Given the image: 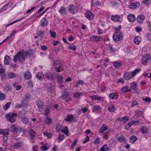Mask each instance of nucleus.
I'll use <instances>...</instances> for the list:
<instances>
[{
    "mask_svg": "<svg viewBox=\"0 0 151 151\" xmlns=\"http://www.w3.org/2000/svg\"><path fill=\"white\" fill-rule=\"evenodd\" d=\"M27 56L25 55V53L23 51L18 52L16 55L14 56L13 60L14 63L17 62V60L19 62V63H23Z\"/></svg>",
    "mask_w": 151,
    "mask_h": 151,
    "instance_id": "f257e3e1",
    "label": "nucleus"
},
{
    "mask_svg": "<svg viewBox=\"0 0 151 151\" xmlns=\"http://www.w3.org/2000/svg\"><path fill=\"white\" fill-rule=\"evenodd\" d=\"M31 97V95L29 93H26L25 95V96L22 101V102L21 105L17 107L21 108L22 106L24 107H26L28 105L27 102L29 100Z\"/></svg>",
    "mask_w": 151,
    "mask_h": 151,
    "instance_id": "f03ea898",
    "label": "nucleus"
},
{
    "mask_svg": "<svg viewBox=\"0 0 151 151\" xmlns=\"http://www.w3.org/2000/svg\"><path fill=\"white\" fill-rule=\"evenodd\" d=\"M17 114L16 113H9L5 115V117L7 121L11 123H13L16 121V118H14L13 116H16Z\"/></svg>",
    "mask_w": 151,
    "mask_h": 151,
    "instance_id": "7ed1b4c3",
    "label": "nucleus"
},
{
    "mask_svg": "<svg viewBox=\"0 0 151 151\" xmlns=\"http://www.w3.org/2000/svg\"><path fill=\"white\" fill-rule=\"evenodd\" d=\"M63 94L62 96L60 97V98H61L63 99H65V101L67 102L68 101H70L71 100V98L69 94V93L67 91V89H65L63 91Z\"/></svg>",
    "mask_w": 151,
    "mask_h": 151,
    "instance_id": "20e7f679",
    "label": "nucleus"
},
{
    "mask_svg": "<svg viewBox=\"0 0 151 151\" xmlns=\"http://www.w3.org/2000/svg\"><path fill=\"white\" fill-rule=\"evenodd\" d=\"M151 56L150 55L146 54L143 55L141 58L142 63L143 65H146L150 62Z\"/></svg>",
    "mask_w": 151,
    "mask_h": 151,
    "instance_id": "39448f33",
    "label": "nucleus"
},
{
    "mask_svg": "<svg viewBox=\"0 0 151 151\" xmlns=\"http://www.w3.org/2000/svg\"><path fill=\"white\" fill-rule=\"evenodd\" d=\"M123 35L119 32H116L113 36L114 40L116 42L122 40L123 38Z\"/></svg>",
    "mask_w": 151,
    "mask_h": 151,
    "instance_id": "423d86ee",
    "label": "nucleus"
},
{
    "mask_svg": "<svg viewBox=\"0 0 151 151\" xmlns=\"http://www.w3.org/2000/svg\"><path fill=\"white\" fill-rule=\"evenodd\" d=\"M68 11L72 14H75L77 11V8L73 4H71L68 6Z\"/></svg>",
    "mask_w": 151,
    "mask_h": 151,
    "instance_id": "0eeeda50",
    "label": "nucleus"
},
{
    "mask_svg": "<svg viewBox=\"0 0 151 151\" xmlns=\"http://www.w3.org/2000/svg\"><path fill=\"white\" fill-rule=\"evenodd\" d=\"M29 135L31 139H33L36 136V133L33 129H30L29 131Z\"/></svg>",
    "mask_w": 151,
    "mask_h": 151,
    "instance_id": "6e6552de",
    "label": "nucleus"
},
{
    "mask_svg": "<svg viewBox=\"0 0 151 151\" xmlns=\"http://www.w3.org/2000/svg\"><path fill=\"white\" fill-rule=\"evenodd\" d=\"M58 12L62 16H64L67 14L66 9L63 6H61L60 7Z\"/></svg>",
    "mask_w": 151,
    "mask_h": 151,
    "instance_id": "1a4fd4ad",
    "label": "nucleus"
},
{
    "mask_svg": "<svg viewBox=\"0 0 151 151\" xmlns=\"http://www.w3.org/2000/svg\"><path fill=\"white\" fill-rule=\"evenodd\" d=\"M132 74V72H126L124 74V78L127 80L129 79L134 76Z\"/></svg>",
    "mask_w": 151,
    "mask_h": 151,
    "instance_id": "9d476101",
    "label": "nucleus"
},
{
    "mask_svg": "<svg viewBox=\"0 0 151 151\" xmlns=\"http://www.w3.org/2000/svg\"><path fill=\"white\" fill-rule=\"evenodd\" d=\"M91 39L94 41L98 42L101 41L102 38L100 36L93 35L91 37Z\"/></svg>",
    "mask_w": 151,
    "mask_h": 151,
    "instance_id": "9b49d317",
    "label": "nucleus"
},
{
    "mask_svg": "<svg viewBox=\"0 0 151 151\" xmlns=\"http://www.w3.org/2000/svg\"><path fill=\"white\" fill-rule=\"evenodd\" d=\"M145 19V16L142 14H141L137 17V20L138 23H141L143 22Z\"/></svg>",
    "mask_w": 151,
    "mask_h": 151,
    "instance_id": "f8f14e48",
    "label": "nucleus"
},
{
    "mask_svg": "<svg viewBox=\"0 0 151 151\" xmlns=\"http://www.w3.org/2000/svg\"><path fill=\"white\" fill-rule=\"evenodd\" d=\"M85 15L87 17L89 20H92L93 17V16L92 13L90 11H88L85 13Z\"/></svg>",
    "mask_w": 151,
    "mask_h": 151,
    "instance_id": "ddd939ff",
    "label": "nucleus"
},
{
    "mask_svg": "<svg viewBox=\"0 0 151 151\" xmlns=\"http://www.w3.org/2000/svg\"><path fill=\"white\" fill-rule=\"evenodd\" d=\"M0 134L4 136H6L9 134V130L8 129H0Z\"/></svg>",
    "mask_w": 151,
    "mask_h": 151,
    "instance_id": "4468645a",
    "label": "nucleus"
},
{
    "mask_svg": "<svg viewBox=\"0 0 151 151\" xmlns=\"http://www.w3.org/2000/svg\"><path fill=\"white\" fill-rule=\"evenodd\" d=\"M37 106L39 108V111H41L43 110V102L40 101H37Z\"/></svg>",
    "mask_w": 151,
    "mask_h": 151,
    "instance_id": "2eb2a0df",
    "label": "nucleus"
},
{
    "mask_svg": "<svg viewBox=\"0 0 151 151\" xmlns=\"http://www.w3.org/2000/svg\"><path fill=\"white\" fill-rule=\"evenodd\" d=\"M109 97L112 100L116 99L118 97V95L116 93H111L109 94Z\"/></svg>",
    "mask_w": 151,
    "mask_h": 151,
    "instance_id": "dca6fc26",
    "label": "nucleus"
},
{
    "mask_svg": "<svg viewBox=\"0 0 151 151\" xmlns=\"http://www.w3.org/2000/svg\"><path fill=\"white\" fill-rule=\"evenodd\" d=\"M4 64L5 65L9 64L10 62L11 61V59L8 55H6L4 58Z\"/></svg>",
    "mask_w": 151,
    "mask_h": 151,
    "instance_id": "f3484780",
    "label": "nucleus"
},
{
    "mask_svg": "<svg viewBox=\"0 0 151 151\" xmlns=\"http://www.w3.org/2000/svg\"><path fill=\"white\" fill-rule=\"evenodd\" d=\"M127 19L129 21L131 22H132L135 20V17L133 14H131L128 15Z\"/></svg>",
    "mask_w": 151,
    "mask_h": 151,
    "instance_id": "a211bd4d",
    "label": "nucleus"
},
{
    "mask_svg": "<svg viewBox=\"0 0 151 151\" xmlns=\"http://www.w3.org/2000/svg\"><path fill=\"white\" fill-rule=\"evenodd\" d=\"M32 75L29 71H27L25 72L24 74V76L26 79H30L32 78Z\"/></svg>",
    "mask_w": 151,
    "mask_h": 151,
    "instance_id": "6ab92c4d",
    "label": "nucleus"
},
{
    "mask_svg": "<svg viewBox=\"0 0 151 151\" xmlns=\"http://www.w3.org/2000/svg\"><path fill=\"white\" fill-rule=\"evenodd\" d=\"M140 5L139 2L132 3L131 4L129 5V7L131 9H135L138 7Z\"/></svg>",
    "mask_w": 151,
    "mask_h": 151,
    "instance_id": "aec40b11",
    "label": "nucleus"
},
{
    "mask_svg": "<svg viewBox=\"0 0 151 151\" xmlns=\"http://www.w3.org/2000/svg\"><path fill=\"white\" fill-rule=\"evenodd\" d=\"M108 129V127L106 124H103L102 126L99 129V132L101 133H102Z\"/></svg>",
    "mask_w": 151,
    "mask_h": 151,
    "instance_id": "412c9836",
    "label": "nucleus"
},
{
    "mask_svg": "<svg viewBox=\"0 0 151 151\" xmlns=\"http://www.w3.org/2000/svg\"><path fill=\"white\" fill-rule=\"evenodd\" d=\"M45 77L47 79L50 81L53 80L54 79L53 74L50 72H48L45 75Z\"/></svg>",
    "mask_w": 151,
    "mask_h": 151,
    "instance_id": "4be33fe9",
    "label": "nucleus"
},
{
    "mask_svg": "<svg viewBox=\"0 0 151 151\" xmlns=\"http://www.w3.org/2000/svg\"><path fill=\"white\" fill-rule=\"evenodd\" d=\"M90 97L93 100H97L98 101H102L103 99L100 96H91Z\"/></svg>",
    "mask_w": 151,
    "mask_h": 151,
    "instance_id": "5701e85b",
    "label": "nucleus"
},
{
    "mask_svg": "<svg viewBox=\"0 0 151 151\" xmlns=\"http://www.w3.org/2000/svg\"><path fill=\"white\" fill-rule=\"evenodd\" d=\"M40 23H41L40 24L41 26L42 27L47 25L48 22L46 20L45 18L43 17L41 19Z\"/></svg>",
    "mask_w": 151,
    "mask_h": 151,
    "instance_id": "b1692460",
    "label": "nucleus"
},
{
    "mask_svg": "<svg viewBox=\"0 0 151 151\" xmlns=\"http://www.w3.org/2000/svg\"><path fill=\"white\" fill-rule=\"evenodd\" d=\"M50 147V144L49 143H47L45 144V145L41 146L40 147V148L42 151H45L47 150Z\"/></svg>",
    "mask_w": 151,
    "mask_h": 151,
    "instance_id": "393cba45",
    "label": "nucleus"
},
{
    "mask_svg": "<svg viewBox=\"0 0 151 151\" xmlns=\"http://www.w3.org/2000/svg\"><path fill=\"white\" fill-rule=\"evenodd\" d=\"M45 33L44 32L42 31H39L37 32V35L38 38L40 40H42V36L44 35Z\"/></svg>",
    "mask_w": 151,
    "mask_h": 151,
    "instance_id": "a878e982",
    "label": "nucleus"
},
{
    "mask_svg": "<svg viewBox=\"0 0 151 151\" xmlns=\"http://www.w3.org/2000/svg\"><path fill=\"white\" fill-rule=\"evenodd\" d=\"M108 110L109 111L112 112H114L116 108L112 104H110L108 106Z\"/></svg>",
    "mask_w": 151,
    "mask_h": 151,
    "instance_id": "bb28decb",
    "label": "nucleus"
},
{
    "mask_svg": "<svg viewBox=\"0 0 151 151\" xmlns=\"http://www.w3.org/2000/svg\"><path fill=\"white\" fill-rule=\"evenodd\" d=\"M141 41V39L139 36H136L134 39V42L136 45H138Z\"/></svg>",
    "mask_w": 151,
    "mask_h": 151,
    "instance_id": "cd10ccee",
    "label": "nucleus"
},
{
    "mask_svg": "<svg viewBox=\"0 0 151 151\" xmlns=\"http://www.w3.org/2000/svg\"><path fill=\"white\" fill-rule=\"evenodd\" d=\"M73 116L72 114H68L67 117L65 119V120L67 122H70L73 119Z\"/></svg>",
    "mask_w": 151,
    "mask_h": 151,
    "instance_id": "c85d7f7f",
    "label": "nucleus"
},
{
    "mask_svg": "<svg viewBox=\"0 0 151 151\" xmlns=\"http://www.w3.org/2000/svg\"><path fill=\"white\" fill-rule=\"evenodd\" d=\"M120 18L119 16L116 15L115 16H112L111 17V19L114 22H116L117 21H120L119 18Z\"/></svg>",
    "mask_w": 151,
    "mask_h": 151,
    "instance_id": "c756f323",
    "label": "nucleus"
},
{
    "mask_svg": "<svg viewBox=\"0 0 151 151\" xmlns=\"http://www.w3.org/2000/svg\"><path fill=\"white\" fill-rule=\"evenodd\" d=\"M140 130L141 133L144 134L146 133L147 132V128L145 127L142 126L140 129Z\"/></svg>",
    "mask_w": 151,
    "mask_h": 151,
    "instance_id": "7c9ffc66",
    "label": "nucleus"
},
{
    "mask_svg": "<svg viewBox=\"0 0 151 151\" xmlns=\"http://www.w3.org/2000/svg\"><path fill=\"white\" fill-rule=\"evenodd\" d=\"M101 107L99 106L95 105L92 109V111L94 112L96 111H100L101 110Z\"/></svg>",
    "mask_w": 151,
    "mask_h": 151,
    "instance_id": "2f4dec72",
    "label": "nucleus"
},
{
    "mask_svg": "<svg viewBox=\"0 0 151 151\" xmlns=\"http://www.w3.org/2000/svg\"><path fill=\"white\" fill-rule=\"evenodd\" d=\"M24 52L25 53V55L27 56H28L30 57L33 55L32 52L31 50H29L27 51H25Z\"/></svg>",
    "mask_w": 151,
    "mask_h": 151,
    "instance_id": "473e14b6",
    "label": "nucleus"
},
{
    "mask_svg": "<svg viewBox=\"0 0 151 151\" xmlns=\"http://www.w3.org/2000/svg\"><path fill=\"white\" fill-rule=\"evenodd\" d=\"M6 96L0 91V101H2L6 99Z\"/></svg>",
    "mask_w": 151,
    "mask_h": 151,
    "instance_id": "72a5a7b5",
    "label": "nucleus"
},
{
    "mask_svg": "<svg viewBox=\"0 0 151 151\" xmlns=\"http://www.w3.org/2000/svg\"><path fill=\"white\" fill-rule=\"evenodd\" d=\"M45 122L47 124H51L52 123V120L50 117L47 116L46 118Z\"/></svg>",
    "mask_w": 151,
    "mask_h": 151,
    "instance_id": "f704fd0d",
    "label": "nucleus"
},
{
    "mask_svg": "<svg viewBox=\"0 0 151 151\" xmlns=\"http://www.w3.org/2000/svg\"><path fill=\"white\" fill-rule=\"evenodd\" d=\"M129 138L130 142L132 143L136 141L137 139V137L134 135L131 136Z\"/></svg>",
    "mask_w": 151,
    "mask_h": 151,
    "instance_id": "c9c22d12",
    "label": "nucleus"
},
{
    "mask_svg": "<svg viewBox=\"0 0 151 151\" xmlns=\"http://www.w3.org/2000/svg\"><path fill=\"white\" fill-rule=\"evenodd\" d=\"M108 147L106 144H105L101 147L98 151H106L108 149Z\"/></svg>",
    "mask_w": 151,
    "mask_h": 151,
    "instance_id": "e433bc0d",
    "label": "nucleus"
},
{
    "mask_svg": "<svg viewBox=\"0 0 151 151\" xmlns=\"http://www.w3.org/2000/svg\"><path fill=\"white\" fill-rule=\"evenodd\" d=\"M135 121L132 120L129 122L125 127L126 129H128L131 126L135 124Z\"/></svg>",
    "mask_w": 151,
    "mask_h": 151,
    "instance_id": "4c0bfd02",
    "label": "nucleus"
},
{
    "mask_svg": "<svg viewBox=\"0 0 151 151\" xmlns=\"http://www.w3.org/2000/svg\"><path fill=\"white\" fill-rule=\"evenodd\" d=\"M51 109V105L49 106H47V107L46 108L45 112V114L46 115H47L49 114V113L50 112V109Z\"/></svg>",
    "mask_w": 151,
    "mask_h": 151,
    "instance_id": "58836bf2",
    "label": "nucleus"
},
{
    "mask_svg": "<svg viewBox=\"0 0 151 151\" xmlns=\"http://www.w3.org/2000/svg\"><path fill=\"white\" fill-rule=\"evenodd\" d=\"M63 77L61 76H57V79L58 83L60 84H62L63 82Z\"/></svg>",
    "mask_w": 151,
    "mask_h": 151,
    "instance_id": "ea45409f",
    "label": "nucleus"
},
{
    "mask_svg": "<svg viewBox=\"0 0 151 151\" xmlns=\"http://www.w3.org/2000/svg\"><path fill=\"white\" fill-rule=\"evenodd\" d=\"M118 141L120 142H125V139L123 136H121L117 138Z\"/></svg>",
    "mask_w": 151,
    "mask_h": 151,
    "instance_id": "a19ab883",
    "label": "nucleus"
},
{
    "mask_svg": "<svg viewBox=\"0 0 151 151\" xmlns=\"http://www.w3.org/2000/svg\"><path fill=\"white\" fill-rule=\"evenodd\" d=\"M4 70L3 68H1L0 69V74L1 75L2 78H4L5 77V75L4 74Z\"/></svg>",
    "mask_w": 151,
    "mask_h": 151,
    "instance_id": "79ce46f5",
    "label": "nucleus"
},
{
    "mask_svg": "<svg viewBox=\"0 0 151 151\" xmlns=\"http://www.w3.org/2000/svg\"><path fill=\"white\" fill-rule=\"evenodd\" d=\"M16 75L13 72H11L9 73L8 77L9 78H13L16 76Z\"/></svg>",
    "mask_w": 151,
    "mask_h": 151,
    "instance_id": "37998d69",
    "label": "nucleus"
},
{
    "mask_svg": "<svg viewBox=\"0 0 151 151\" xmlns=\"http://www.w3.org/2000/svg\"><path fill=\"white\" fill-rule=\"evenodd\" d=\"M122 92L124 93L125 92H129L131 90L129 89L127 87V86H126L123 87L122 88Z\"/></svg>",
    "mask_w": 151,
    "mask_h": 151,
    "instance_id": "c03bdc74",
    "label": "nucleus"
},
{
    "mask_svg": "<svg viewBox=\"0 0 151 151\" xmlns=\"http://www.w3.org/2000/svg\"><path fill=\"white\" fill-rule=\"evenodd\" d=\"M37 77L40 80H41L43 78V75L40 73H38L37 74Z\"/></svg>",
    "mask_w": 151,
    "mask_h": 151,
    "instance_id": "a18cd8bd",
    "label": "nucleus"
},
{
    "mask_svg": "<svg viewBox=\"0 0 151 151\" xmlns=\"http://www.w3.org/2000/svg\"><path fill=\"white\" fill-rule=\"evenodd\" d=\"M151 3V0H143L142 3L143 4L148 5Z\"/></svg>",
    "mask_w": 151,
    "mask_h": 151,
    "instance_id": "49530a36",
    "label": "nucleus"
},
{
    "mask_svg": "<svg viewBox=\"0 0 151 151\" xmlns=\"http://www.w3.org/2000/svg\"><path fill=\"white\" fill-rule=\"evenodd\" d=\"M50 33L51 37L53 38H55L56 37V34L55 32L52 31H50Z\"/></svg>",
    "mask_w": 151,
    "mask_h": 151,
    "instance_id": "de8ad7c7",
    "label": "nucleus"
},
{
    "mask_svg": "<svg viewBox=\"0 0 151 151\" xmlns=\"http://www.w3.org/2000/svg\"><path fill=\"white\" fill-rule=\"evenodd\" d=\"M99 91L101 92H104L105 91L106 89V87L104 86H101L100 87H99Z\"/></svg>",
    "mask_w": 151,
    "mask_h": 151,
    "instance_id": "09e8293b",
    "label": "nucleus"
},
{
    "mask_svg": "<svg viewBox=\"0 0 151 151\" xmlns=\"http://www.w3.org/2000/svg\"><path fill=\"white\" fill-rule=\"evenodd\" d=\"M17 127L15 125H13L11 127V130L12 132H15L17 130Z\"/></svg>",
    "mask_w": 151,
    "mask_h": 151,
    "instance_id": "8fccbe9b",
    "label": "nucleus"
},
{
    "mask_svg": "<svg viewBox=\"0 0 151 151\" xmlns=\"http://www.w3.org/2000/svg\"><path fill=\"white\" fill-rule=\"evenodd\" d=\"M22 121L24 124H27L29 122L28 119L26 117L22 118Z\"/></svg>",
    "mask_w": 151,
    "mask_h": 151,
    "instance_id": "3c124183",
    "label": "nucleus"
},
{
    "mask_svg": "<svg viewBox=\"0 0 151 151\" xmlns=\"http://www.w3.org/2000/svg\"><path fill=\"white\" fill-rule=\"evenodd\" d=\"M11 104L10 102L6 103L5 105L4 106L3 108L5 110H6L9 107Z\"/></svg>",
    "mask_w": 151,
    "mask_h": 151,
    "instance_id": "603ef678",
    "label": "nucleus"
},
{
    "mask_svg": "<svg viewBox=\"0 0 151 151\" xmlns=\"http://www.w3.org/2000/svg\"><path fill=\"white\" fill-rule=\"evenodd\" d=\"M70 49L72 50H73L75 51L76 50V46L73 44L70 45L69 46Z\"/></svg>",
    "mask_w": 151,
    "mask_h": 151,
    "instance_id": "864d4df0",
    "label": "nucleus"
},
{
    "mask_svg": "<svg viewBox=\"0 0 151 151\" xmlns=\"http://www.w3.org/2000/svg\"><path fill=\"white\" fill-rule=\"evenodd\" d=\"M140 69L139 68H136L134 70L132 71V72L133 74V76H134L137 73H139L140 71Z\"/></svg>",
    "mask_w": 151,
    "mask_h": 151,
    "instance_id": "5fc2aeb1",
    "label": "nucleus"
},
{
    "mask_svg": "<svg viewBox=\"0 0 151 151\" xmlns=\"http://www.w3.org/2000/svg\"><path fill=\"white\" fill-rule=\"evenodd\" d=\"M121 64L118 62H116L114 64V66L116 68H118L121 66Z\"/></svg>",
    "mask_w": 151,
    "mask_h": 151,
    "instance_id": "6e6d98bb",
    "label": "nucleus"
},
{
    "mask_svg": "<svg viewBox=\"0 0 151 151\" xmlns=\"http://www.w3.org/2000/svg\"><path fill=\"white\" fill-rule=\"evenodd\" d=\"M109 49L110 52H116V49L113 47L112 46H109L108 47Z\"/></svg>",
    "mask_w": 151,
    "mask_h": 151,
    "instance_id": "4d7b16f0",
    "label": "nucleus"
},
{
    "mask_svg": "<svg viewBox=\"0 0 151 151\" xmlns=\"http://www.w3.org/2000/svg\"><path fill=\"white\" fill-rule=\"evenodd\" d=\"M14 146L16 148L20 147L22 146V143L21 142L17 143L15 144Z\"/></svg>",
    "mask_w": 151,
    "mask_h": 151,
    "instance_id": "13d9d810",
    "label": "nucleus"
},
{
    "mask_svg": "<svg viewBox=\"0 0 151 151\" xmlns=\"http://www.w3.org/2000/svg\"><path fill=\"white\" fill-rule=\"evenodd\" d=\"M136 114L138 115L139 116H142L143 114L142 111H136Z\"/></svg>",
    "mask_w": 151,
    "mask_h": 151,
    "instance_id": "bf43d9fd",
    "label": "nucleus"
},
{
    "mask_svg": "<svg viewBox=\"0 0 151 151\" xmlns=\"http://www.w3.org/2000/svg\"><path fill=\"white\" fill-rule=\"evenodd\" d=\"M129 119V117L127 116H124L122 118L121 120H122L124 122H125Z\"/></svg>",
    "mask_w": 151,
    "mask_h": 151,
    "instance_id": "052dcab7",
    "label": "nucleus"
},
{
    "mask_svg": "<svg viewBox=\"0 0 151 151\" xmlns=\"http://www.w3.org/2000/svg\"><path fill=\"white\" fill-rule=\"evenodd\" d=\"M143 100L145 102H150L151 101V99L148 97H146L145 98H143Z\"/></svg>",
    "mask_w": 151,
    "mask_h": 151,
    "instance_id": "680f3d73",
    "label": "nucleus"
},
{
    "mask_svg": "<svg viewBox=\"0 0 151 151\" xmlns=\"http://www.w3.org/2000/svg\"><path fill=\"white\" fill-rule=\"evenodd\" d=\"M44 134V135H45L48 138H50L52 135L49 132H45Z\"/></svg>",
    "mask_w": 151,
    "mask_h": 151,
    "instance_id": "e2e57ef3",
    "label": "nucleus"
},
{
    "mask_svg": "<svg viewBox=\"0 0 151 151\" xmlns=\"http://www.w3.org/2000/svg\"><path fill=\"white\" fill-rule=\"evenodd\" d=\"M82 94L81 93H77L74 95L75 98H77L79 97Z\"/></svg>",
    "mask_w": 151,
    "mask_h": 151,
    "instance_id": "0e129e2a",
    "label": "nucleus"
},
{
    "mask_svg": "<svg viewBox=\"0 0 151 151\" xmlns=\"http://www.w3.org/2000/svg\"><path fill=\"white\" fill-rule=\"evenodd\" d=\"M137 104L138 103L137 101H134L132 102V104L131 105V106L132 107H133Z\"/></svg>",
    "mask_w": 151,
    "mask_h": 151,
    "instance_id": "69168bd1",
    "label": "nucleus"
},
{
    "mask_svg": "<svg viewBox=\"0 0 151 151\" xmlns=\"http://www.w3.org/2000/svg\"><path fill=\"white\" fill-rule=\"evenodd\" d=\"M63 70V66L61 65L59 66L57 69V71L58 72H60L61 71Z\"/></svg>",
    "mask_w": 151,
    "mask_h": 151,
    "instance_id": "338daca9",
    "label": "nucleus"
},
{
    "mask_svg": "<svg viewBox=\"0 0 151 151\" xmlns=\"http://www.w3.org/2000/svg\"><path fill=\"white\" fill-rule=\"evenodd\" d=\"M147 39L151 42V34L147 33Z\"/></svg>",
    "mask_w": 151,
    "mask_h": 151,
    "instance_id": "774afa93",
    "label": "nucleus"
}]
</instances>
